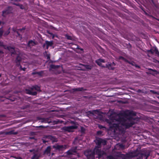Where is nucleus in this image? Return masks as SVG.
<instances>
[{
  "mask_svg": "<svg viewBox=\"0 0 159 159\" xmlns=\"http://www.w3.org/2000/svg\"><path fill=\"white\" fill-rule=\"evenodd\" d=\"M77 126L76 125H72L69 126H65L61 128V129L62 132H69L72 131V130L76 129Z\"/></svg>",
  "mask_w": 159,
  "mask_h": 159,
  "instance_id": "423d86ee",
  "label": "nucleus"
},
{
  "mask_svg": "<svg viewBox=\"0 0 159 159\" xmlns=\"http://www.w3.org/2000/svg\"><path fill=\"white\" fill-rule=\"evenodd\" d=\"M46 44H47L46 49H48L49 47L53 45V43L52 41H46Z\"/></svg>",
  "mask_w": 159,
  "mask_h": 159,
  "instance_id": "412c9836",
  "label": "nucleus"
},
{
  "mask_svg": "<svg viewBox=\"0 0 159 159\" xmlns=\"http://www.w3.org/2000/svg\"><path fill=\"white\" fill-rule=\"evenodd\" d=\"M16 33H17V34H18V36H20V34L19 33V32H18V31L16 32Z\"/></svg>",
  "mask_w": 159,
  "mask_h": 159,
  "instance_id": "5fc2aeb1",
  "label": "nucleus"
},
{
  "mask_svg": "<svg viewBox=\"0 0 159 159\" xmlns=\"http://www.w3.org/2000/svg\"><path fill=\"white\" fill-rule=\"evenodd\" d=\"M3 33V30L2 29V28H0V38L1 37Z\"/></svg>",
  "mask_w": 159,
  "mask_h": 159,
  "instance_id": "c85d7f7f",
  "label": "nucleus"
},
{
  "mask_svg": "<svg viewBox=\"0 0 159 159\" xmlns=\"http://www.w3.org/2000/svg\"><path fill=\"white\" fill-rule=\"evenodd\" d=\"M13 31L14 32H17V31H16V30H15L14 29H13Z\"/></svg>",
  "mask_w": 159,
  "mask_h": 159,
  "instance_id": "6e6d98bb",
  "label": "nucleus"
},
{
  "mask_svg": "<svg viewBox=\"0 0 159 159\" xmlns=\"http://www.w3.org/2000/svg\"><path fill=\"white\" fill-rule=\"evenodd\" d=\"M19 6L20 7L21 9H23V6L22 5L20 4V5Z\"/></svg>",
  "mask_w": 159,
  "mask_h": 159,
  "instance_id": "a18cd8bd",
  "label": "nucleus"
},
{
  "mask_svg": "<svg viewBox=\"0 0 159 159\" xmlns=\"http://www.w3.org/2000/svg\"><path fill=\"white\" fill-rule=\"evenodd\" d=\"M119 59L123 60L126 62H128V60L126 59L124 57L122 56H120L119 57Z\"/></svg>",
  "mask_w": 159,
  "mask_h": 159,
  "instance_id": "cd10ccee",
  "label": "nucleus"
},
{
  "mask_svg": "<svg viewBox=\"0 0 159 159\" xmlns=\"http://www.w3.org/2000/svg\"><path fill=\"white\" fill-rule=\"evenodd\" d=\"M51 148L50 146L47 147L44 151V154H46L47 155L50 154L51 150Z\"/></svg>",
  "mask_w": 159,
  "mask_h": 159,
  "instance_id": "aec40b11",
  "label": "nucleus"
},
{
  "mask_svg": "<svg viewBox=\"0 0 159 159\" xmlns=\"http://www.w3.org/2000/svg\"><path fill=\"white\" fill-rule=\"evenodd\" d=\"M14 5H16L17 6H20V4H16V3H14Z\"/></svg>",
  "mask_w": 159,
  "mask_h": 159,
  "instance_id": "49530a36",
  "label": "nucleus"
},
{
  "mask_svg": "<svg viewBox=\"0 0 159 159\" xmlns=\"http://www.w3.org/2000/svg\"><path fill=\"white\" fill-rule=\"evenodd\" d=\"M149 155V154H148L147 155H145V156L146 157V159H147Z\"/></svg>",
  "mask_w": 159,
  "mask_h": 159,
  "instance_id": "c03bdc74",
  "label": "nucleus"
},
{
  "mask_svg": "<svg viewBox=\"0 0 159 159\" xmlns=\"http://www.w3.org/2000/svg\"><path fill=\"white\" fill-rule=\"evenodd\" d=\"M7 99L10 100L11 101L13 102L15 100V98H11L9 97V98H7Z\"/></svg>",
  "mask_w": 159,
  "mask_h": 159,
  "instance_id": "f704fd0d",
  "label": "nucleus"
},
{
  "mask_svg": "<svg viewBox=\"0 0 159 159\" xmlns=\"http://www.w3.org/2000/svg\"><path fill=\"white\" fill-rule=\"evenodd\" d=\"M77 148V147H75L71 148L70 150L67 152V154L70 155H73L75 153H76L78 151Z\"/></svg>",
  "mask_w": 159,
  "mask_h": 159,
  "instance_id": "9b49d317",
  "label": "nucleus"
},
{
  "mask_svg": "<svg viewBox=\"0 0 159 159\" xmlns=\"http://www.w3.org/2000/svg\"><path fill=\"white\" fill-rule=\"evenodd\" d=\"M63 122L62 121H60L59 120H55L52 122L54 124H57L59 123H61Z\"/></svg>",
  "mask_w": 159,
  "mask_h": 159,
  "instance_id": "bb28decb",
  "label": "nucleus"
},
{
  "mask_svg": "<svg viewBox=\"0 0 159 159\" xmlns=\"http://www.w3.org/2000/svg\"><path fill=\"white\" fill-rule=\"evenodd\" d=\"M94 151L91 150H87L84 152V155L89 159H93L94 158Z\"/></svg>",
  "mask_w": 159,
  "mask_h": 159,
  "instance_id": "0eeeda50",
  "label": "nucleus"
},
{
  "mask_svg": "<svg viewBox=\"0 0 159 159\" xmlns=\"http://www.w3.org/2000/svg\"><path fill=\"white\" fill-rule=\"evenodd\" d=\"M148 52H150L152 54H153L154 52L159 57V52L156 47H154L152 49L148 50Z\"/></svg>",
  "mask_w": 159,
  "mask_h": 159,
  "instance_id": "ddd939ff",
  "label": "nucleus"
},
{
  "mask_svg": "<svg viewBox=\"0 0 159 159\" xmlns=\"http://www.w3.org/2000/svg\"><path fill=\"white\" fill-rule=\"evenodd\" d=\"M136 114L132 111L126 110L121 114L113 116L112 118L107 120L106 121L110 129H113L115 132L118 130L122 133L135 123V120L132 116Z\"/></svg>",
  "mask_w": 159,
  "mask_h": 159,
  "instance_id": "f257e3e1",
  "label": "nucleus"
},
{
  "mask_svg": "<svg viewBox=\"0 0 159 159\" xmlns=\"http://www.w3.org/2000/svg\"><path fill=\"white\" fill-rule=\"evenodd\" d=\"M43 140V142L44 143H46L47 142H48V141L45 140L43 139H42Z\"/></svg>",
  "mask_w": 159,
  "mask_h": 159,
  "instance_id": "37998d69",
  "label": "nucleus"
},
{
  "mask_svg": "<svg viewBox=\"0 0 159 159\" xmlns=\"http://www.w3.org/2000/svg\"><path fill=\"white\" fill-rule=\"evenodd\" d=\"M34 90L38 91H41L40 87L36 85L30 88L29 89L26 90L27 93L32 95H36L37 94V92L36 91L33 92V91Z\"/></svg>",
  "mask_w": 159,
  "mask_h": 159,
  "instance_id": "20e7f679",
  "label": "nucleus"
},
{
  "mask_svg": "<svg viewBox=\"0 0 159 159\" xmlns=\"http://www.w3.org/2000/svg\"><path fill=\"white\" fill-rule=\"evenodd\" d=\"M1 74H0V77H1Z\"/></svg>",
  "mask_w": 159,
  "mask_h": 159,
  "instance_id": "0e129e2a",
  "label": "nucleus"
},
{
  "mask_svg": "<svg viewBox=\"0 0 159 159\" xmlns=\"http://www.w3.org/2000/svg\"><path fill=\"white\" fill-rule=\"evenodd\" d=\"M37 44L38 43L37 42L34 41L32 40H30L28 43L27 46L31 48L32 47L37 45Z\"/></svg>",
  "mask_w": 159,
  "mask_h": 159,
  "instance_id": "4468645a",
  "label": "nucleus"
},
{
  "mask_svg": "<svg viewBox=\"0 0 159 159\" xmlns=\"http://www.w3.org/2000/svg\"><path fill=\"white\" fill-rule=\"evenodd\" d=\"M46 57H47V59L48 61L50 59V55L49 54H47Z\"/></svg>",
  "mask_w": 159,
  "mask_h": 159,
  "instance_id": "c9c22d12",
  "label": "nucleus"
},
{
  "mask_svg": "<svg viewBox=\"0 0 159 159\" xmlns=\"http://www.w3.org/2000/svg\"><path fill=\"white\" fill-rule=\"evenodd\" d=\"M104 68L106 67L110 70H113L114 68L112 66V64L108 63L106 65V66H103Z\"/></svg>",
  "mask_w": 159,
  "mask_h": 159,
  "instance_id": "a211bd4d",
  "label": "nucleus"
},
{
  "mask_svg": "<svg viewBox=\"0 0 159 159\" xmlns=\"http://www.w3.org/2000/svg\"><path fill=\"white\" fill-rule=\"evenodd\" d=\"M26 69V68H22L21 67V66L20 67V69L23 71H25V70Z\"/></svg>",
  "mask_w": 159,
  "mask_h": 159,
  "instance_id": "79ce46f5",
  "label": "nucleus"
},
{
  "mask_svg": "<svg viewBox=\"0 0 159 159\" xmlns=\"http://www.w3.org/2000/svg\"><path fill=\"white\" fill-rule=\"evenodd\" d=\"M52 147L53 148L55 149L56 151L60 152L61 151H62L66 149V145L56 144L53 146Z\"/></svg>",
  "mask_w": 159,
  "mask_h": 159,
  "instance_id": "6e6552de",
  "label": "nucleus"
},
{
  "mask_svg": "<svg viewBox=\"0 0 159 159\" xmlns=\"http://www.w3.org/2000/svg\"><path fill=\"white\" fill-rule=\"evenodd\" d=\"M0 47H2L6 49L9 50L11 53V55L15 54L16 52L15 51V48L13 47H11L10 46H8L4 44L3 42L0 41Z\"/></svg>",
  "mask_w": 159,
  "mask_h": 159,
  "instance_id": "39448f33",
  "label": "nucleus"
},
{
  "mask_svg": "<svg viewBox=\"0 0 159 159\" xmlns=\"http://www.w3.org/2000/svg\"><path fill=\"white\" fill-rule=\"evenodd\" d=\"M102 133V132L101 131H98L97 132V134H101Z\"/></svg>",
  "mask_w": 159,
  "mask_h": 159,
  "instance_id": "a19ab883",
  "label": "nucleus"
},
{
  "mask_svg": "<svg viewBox=\"0 0 159 159\" xmlns=\"http://www.w3.org/2000/svg\"><path fill=\"white\" fill-rule=\"evenodd\" d=\"M46 46V47L47 46V44H46V41L45 42V43H44L43 45V48H45V46Z\"/></svg>",
  "mask_w": 159,
  "mask_h": 159,
  "instance_id": "ea45409f",
  "label": "nucleus"
},
{
  "mask_svg": "<svg viewBox=\"0 0 159 159\" xmlns=\"http://www.w3.org/2000/svg\"><path fill=\"white\" fill-rule=\"evenodd\" d=\"M10 33V32L9 31V30H8L7 31H6L5 32L4 34V36H7Z\"/></svg>",
  "mask_w": 159,
  "mask_h": 159,
  "instance_id": "72a5a7b5",
  "label": "nucleus"
},
{
  "mask_svg": "<svg viewBox=\"0 0 159 159\" xmlns=\"http://www.w3.org/2000/svg\"><path fill=\"white\" fill-rule=\"evenodd\" d=\"M40 157V155L39 154H35L32 157L31 159H38Z\"/></svg>",
  "mask_w": 159,
  "mask_h": 159,
  "instance_id": "b1692460",
  "label": "nucleus"
},
{
  "mask_svg": "<svg viewBox=\"0 0 159 159\" xmlns=\"http://www.w3.org/2000/svg\"><path fill=\"white\" fill-rule=\"evenodd\" d=\"M80 50L82 51L83 50V49H80Z\"/></svg>",
  "mask_w": 159,
  "mask_h": 159,
  "instance_id": "680f3d73",
  "label": "nucleus"
},
{
  "mask_svg": "<svg viewBox=\"0 0 159 159\" xmlns=\"http://www.w3.org/2000/svg\"><path fill=\"white\" fill-rule=\"evenodd\" d=\"M4 116H5L4 115H0V117H3Z\"/></svg>",
  "mask_w": 159,
  "mask_h": 159,
  "instance_id": "864d4df0",
  "label": "nucleus"
},
{
  "mask_svg": "<svg viewBox=\"0 0 159 159\" xmlns=\"http://www.w3.org/2000/svg\"><path fill=\"white\" fill-rule=\"evenodd\" d=\"M111 64H112V65H114V66H115V64L114 63V62H112V63H111Z\"/></svg>",
  "mask_w": 159,
  "mask_h": 159,
  "instance_id": "3c124183",
  "label": "nucleus"
},
{
  "mask_svg": "<svg viewBox=\"0 0 159 159\" xmlns=\"http://www.w3.org/2000/svg\"><path fill=\"white\" fill-rule=\"evenodd\" d=\"M72 90L74 92L82 91H85V90H87V89H84L83 87L74 88V89H72Z\"/></svg>",
  "mask_w": 159,
  "mask_h": 159,
  "instance_id": "f3484780",
  "label": "nucleus"
},
{
  "mask_svg": "<svg viewBox=\"0 0 159 159\" xmlns=\"http://www.w3.org/2000/svg\"><path fill=\"white\" fill-rule=\"evenodd\" d=\"M85 130V129L84 127H81V131L82 133H84Z\"/></svg>",
  "mask_w": 159,
  "mask_h": 159,
  "instance_id": "473e14b6",
  "label": "nucleus"
},
{
  "mask_svg": "<svg viewBox=\"0 0 159 159\" xmlns=\"http://www.w3.org/2000/svg\"><path fill=\"white\" fill-rule=\"evenodd\" d=\"M37 120H39V122L41 123H47L50 124L52 122L51 121H49V118H42L40 117H38L37 118Z\"/></svg>",
  "mask_w": 159,
  "mask_h": 159,
  "instance_id": "9d476101",
  "label": "nucleus"
},
{
  "mask_svg": "<svg viewBox=\"0 0 159 159\" xmlns=\"http://www.w3.org/2000/svg\"><path fill=\"white\" fill-rule=\"evenodd\" d=\"M65 36L67 39L68 40H72V37L66 34Z\"/></svg>",
  "mask_w": 159,
  "mask_h": 159,
  "instance_id": "7c9ffc66",
  "label": "nucleus"
},
{
  "mask_svg": "<svg viewBox=\"0 0 159 159\" xmlns=\"http://www.w3.org/2000/svg\"><path fill=\"white\" fill-rule=\"evenodd\" d=\"M17 134V132H14L13 131H11L7 132L6 134L7 135L16 134Z\"/></svg>",
  "mask_w": 159,
  "mask_h": 159,
  "instance_id": "5701e85b",
  "label": "nucleus"
},
{
  "mask_svg": "<svg viewBox=\"0 0 159 159\" xmlns=\"http://www.w3.org/2000/svg\"><path fill=\"white\" fill-rule=\"evenodd\" d=\"M50 67L52 69H55L58 67V66H55L54 65H52L50 66Z\"/></svg>",
  "mask_w": 159,
  "mask_h": 159,
  "instance_id": "c756f323",
  "label": "nucleus"
},
{
  "mask_svg": "<svg viewBox=\"0 0 159 159\" xmlns=\"http://www.w3.org/2000/svg\"><path fill=\"white\" fill-rule=\"evenodd\" d=\"M157 97L158 99H159V96H157Z\"/></svg>",
  "mask_w": 159,
  "mask_h": 159,
  "instance_id": "e2e57ef3",
  "label": "nucleus"
},
{
  "mask_svg": "<svg viewBox=\"0 0 159 159\" xmlns=\"http://www.w3.org/2000/svg\"><path fill=\"white\" fill-rule=\"evenodd\" d=\"M95 62L98 66L103 67V66H102V64L101 63H104L105 62V61L104 59H99L98 60H96L95 61Z\"/></svg>",
  "mask_w": 159,
  "mask_h": 159,
  "instance_id": "2eb2a0df",
  "label": "nucleus"
},
{
  "mask_svg": "<svg viewBox=\"0 0 159 159\" xmlns=\"http://www.w3.org/2000/svg\"><path fill=\"white\" fill-rule=\"evenodd\" d=\"M156 20H157L158 21H159V19H157Z\"/></svg>",
  "mask_w": 159,
  "mask_h": 159,
  "instance_id": "bf43d9fd",
  "label": "nucleus"
},
{
  "mask_svg": "<svg viewBox=\"0 0 159 159\" xmlns=\"http://www.w3.org/2000/svg\"><path fill=\"white\" fill-rule=\"evenodd\" d=\"M30 139H34V137H31L29 138Z\"/></svg>",
  "mask_w": 159,
  "mask_h": 159,
  "instance_id": "8fccbe9b",
  "label": "nucleus"
},
{
  "mask_svg": "<svg viewBox=\"0 0 159 159\" xmlns=\"http://www.w3.org/2000/svg\"><path fill=\"white\" fill-rule=\"evenodd\" d=\"M29 106H26V107H25V108H26L27 107H28Z\"/></svg>",
  "mask_w": 159,
  "mask_h": 159,
  "instance_id": "13d9d810",
  "label": "nucleus"
},
{
  "mask_svg": "<svg viewBox=\"0 0 159 159\" xmlns=\"http://www.w3.org/2000/svg\"><path fill=\"white\" fill-rule=\"evenodd\" d=\"M156 61H157L158 62V63H159V61H158L157 60H156Z\"/></svg>",
  "mask_w": 159,
  "mask_h": 159,
  "instance_id": "052dcab7",
  "label": "nucleus"
},
{
  "mask_svg": "<svg viewBox=\"0 0 159 159\" xmlns=\"http://www.w3.org/2000/svg\"><path fill=\"white\" fill-rule=\"evenodd\" d=\"M107 158L109 159H128L127 156L120 152H117L115 155V157L112 156H108Z\"/></svg>",
  "mask_w": 159,
  "mask_h": 159,
  "instance_id": "7ed1b4c3",
  "label": "nucleus"
},
{
  "mask_svg": "<svg viewBox=\"0 0 159 159\" xmlns=\"http://www.w3.org/2000/svg\"><path fill=\"white\" fill-rule=\"evenodd\" d=\"M34 151V150L33 149V150H29V151L30 152H33V151Z\"/></svg>",
  "mask_w": 159,
  "mask_h": 159,
  "instance_id": "603ef678",
  "label": "nucleus"
},
{
  "mask_svg": "<svg viewBox=\"0 0 159 159\" xmlns=\"http://www.w3.org/2000/svg\"><path fill=\"white\" fill-rule=\"evenodd\" d=\"M25 30V29L23 28V29H20V31H21L22 30Z\"/></svg>",
  "mask_w": 159,
  "mask_h": 159,
  "instance_id": "4d7b16f0",
  "label": "nucleus"
},
{
  "mask_svg": "<svg viewBox=\"0 0 159 159\" xmlns=\"http://www.w3.org/2000/svg\"><path fill=\"white\" fill-rule=\"evenodd\" d=\"M96 111L95 110H93L92 111H89L87 112V114L88 115H89L90 114H92L93 115L94 113V112Z\"/></svg>",
  "mask_w": 159,
  "mask_h": 159,
  "instance_id": "a878e982",
  "label": "nucleus"
},
{
  "mask_svg": "<svg viewBox=\"0 0 159 159\" xmlns=\"http://www.w3.org/2000/svg\"><path fill=\"white\" fill-rule=\"evenodd\" d=\"M148 70H151V71H152L154 72L155 73V74H157L158 73L157 71L156 70H153V69H152L151 68H149L148 69Z\"/></svg>",
  "mask_w": 159,
  "mask_h": 159,
  "instance_id": "2f4dec72",
  "label": "nucleus"
},
{
  "mask_svg": "<svg viewBox=\"0 0 159 159\" xmlns=\"http://www.w3.org/2000/svg\"><path fill=\"white\" fill-rule=\"evenodd\" d=\"M150 92L154 94H158L157 92L153 90H150Z\"/></svg>",
  "mask_w": 159,
  "mask_h": 159,
  "instance_id": "e433bc0d",
  "label": "nucleus"
},
{
  "mask_svg": "<svg viewBox=\"0 0 159 159\" xmlns=\"http://www.w3.org/2000/svg\"><path fill=\"white\" fill-rule=\"evenodd\" d=\"M43 73V71H41L40 72H33L32 73V75H38L39 76H42V74Z\"/></svg>",
  "mask_w": 159,
  "mask_h": 159,
  "instance_id": "6ab92c4d",
  "label": "nucleus"
},
{
  "mask_svg": "<svg viewBox=\"0 0 159 159\" xmlns=\"http://www.w3.org/2000/svg\"><path fill=\"white\" fill-rule=\"evenodd\" d=\"M20 159H21V158L20 157L19 158Z\"/></svg>",
  "mask_w": 159,
  "mask_h": 159,
  "instance_id": "69168bd1",
  "label": "nucleus"
},
{
  "mask_svg": "<svg viewBox=\"0 0 159 159\" xmlns=\"http://www.w3.org/2000/svg\"><path fill=\"white\" fill-rule=\"evenodd\" d=\"M1 24V22H0V24Z\"/></svg>",
  "mask_w": 159,
  "mask_h": 159,
  "instance_id": "338daca9",
  "label": "nucleus"
},
{
  "mask_svg": "<svg viewBox=\"0 0 159 159\" xmlns=\"http://www.w3.org/2000/svg\"><path fill=\"white\" fill-rule=\"evenodd\" d=\"M12 10L11 7H8L5 10L2 11V15L5 16L6 14L11 13Z\"/></svg>",
  "mask_w": 159,
  "mask_h": 159,
  "instance_id": "f8f14e48",
  "label": "nucleus"
},
{
  "mask_svg": "<svg viewBox=\"0 0 159 159\" xmlns=\"http://www.w3.org/2000/svg\"><path fill=\"white\" fill-rule=\"evenodd\" d=\"M3 53V52L1 51H0V56Z\"/></svg>",
  "mask_w": 159,
  "mask_h": 159,
  "instance_id": "09e8293b",
  "label": "nucleus"
},
{
  "mask_svg": "<svg viewBox=\"0 0 159 159\" xmlns=\"http://www.w3.org/2000/svg\"><path fill=\"white\" fill-rule=\"evenodd\" d=\"M84 66L85 67V68L89 70L91 69L92 67V66L88 65H84Z\"/></svg>",
  "mask_w": 159,
  "mask_h": 159,
  "instance_id": "393cba45",
  "label": "nucleus"
},
{
  "mask_svg": "<svg viewBox=\"0 0 159 159\" xmlns=\"http://www.w3.org/2000/svg\"><path fill=\"white\" fill-rule=\"evenodd\" d=\"M127 62L129 63V64H131L133 66H135L137 68H139V66L137 65L133 61H129L128 60V62Z\"/></svg>",
  "mask_w": 159,
  "mask_h": 159,
  "instance_id": "4be33fe9",
  "label": "nucleus"
},
{
  "mask_svg": "<svg viewBox=\"0 0 159 159\" xmlns=\"http://www.w3.org/2000/svg\"><path fill=\"white\" fill-rule=\"evenodd\" d=\"M137 92L139 93H143V92H142V91L140 89H138L137 91Z\"/></svg>",
  "mask_w": 159,
  "mask_h": 159,
  "instance_id": "58836bf2",
  "label": "nucleus"
},
{
  "mask_svg": "<svg viewBox=\"0 0 159 159\" xmlns=\"http://www.w3.org/2000/svg\"><path fill=\"white\" fill-rule=\"evenodd\" d=\"M43 138L52 141V142H57L58 141L56 137L51 135H44Z\"/></svg>",
  "mask_w": 159,
  "mask_h": 159,
  "instance_id": "1a4fd4ad",
  "label": "nucleus"
},
{
  "mask_svg": "<svg viewBox=\"0 0 159 159\" xmlns=\"http://www.w3.org/2000/svg\"><path fill=\"white\" fill-rule=\"evenodd\" d=\"M36 127L43 128H45V127L44 126H42V125H40V126H36Z\"/></svg>",
  "mask_w": 159,
  "mask_h": 159,
  "instance_id": "4c0bfd02",
  "label": "nucleus"
},
{
  "mask_svg": "<svg viewBox=\"0 0 159 159\" xmlns=\"http://www.w3.org/2000/svg\"><path fill=\"white\" fill-rule=\"evenodd\" d=\"M47 32L49 34H51V35L52 34V33H50L48 31H47Z\"/></svg>",
  "mask_w": 159,
  "mask_h": 159,
  "instance_id": "de8ad7c7",
  "label": "nucleus"
},
{
  "mask_svg": "<svg viewBox=\"0 0 159 159\" xmlns=\"http://www.w3.org/2000/svg\"><path fill=\"white\" fill-rule=\"evenodd\" d=\"M22 58L19 55H18L16 58V59L15 60L17 64V65L18 66H19L20 64V62L21 61Z\"/></svg>",
  "mask_w": 159,
  "mask_h": 159,
  "instance_id": "dca6fc26",
  "label": "nucleus"
},
{
  "mask_svg": "<svg viewBox=\"0 0 159 159\" xmlns=\"http://www.w3.org/2000/svg\"><path fill=\"white\" fill-rule=\"evenodd\" d=\"M96 144L97 146L94 149V155H97L96 158H104L106 157V153L102 150L98 148L101 147L102 145H105L106 144V141L101 139H99L96 140Z\"/></svg>",
  "mask_w": 159,
  "mask_h": 159,
  "instance_id": "f03ea898",
  "label": "nucleus"
}]
</instances>
